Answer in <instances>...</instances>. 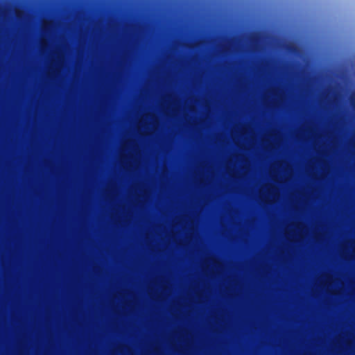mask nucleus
<instances>
[{
  "label": "nucleus",
  "mask_w": 355,
  "mask_h": 355,
  "mask_svg": "<svg viewBox=\"0 0 355 355\" xmlns=\"http://www.w3.org/2000/svg\"><path fill=\"white\" fill-rule=\"evenodd\" d=\"M279 196L278 189L271 184H266L260 189V198L265 203L275 202L278 200Z\"/></svg>",
  "instance_id": "obj_1"
},
{
  "label": "nucleus",
  "mask_w": 355,
  "mask_h": 355,
  "mask_svg": "<svg viewBox=\"0 0 355 355\" xmlns=\"http://www.w3.org/2000/svg\"><path fill=\"white\" fill-rule=\"evenodd\" d=\"M318 280L320 284H324V286H327V291H329V284H330L331 282V277L327 275H322L320 277Z\"/></svg>",
  "instance_id": "obj_2"
}]
</instances>
